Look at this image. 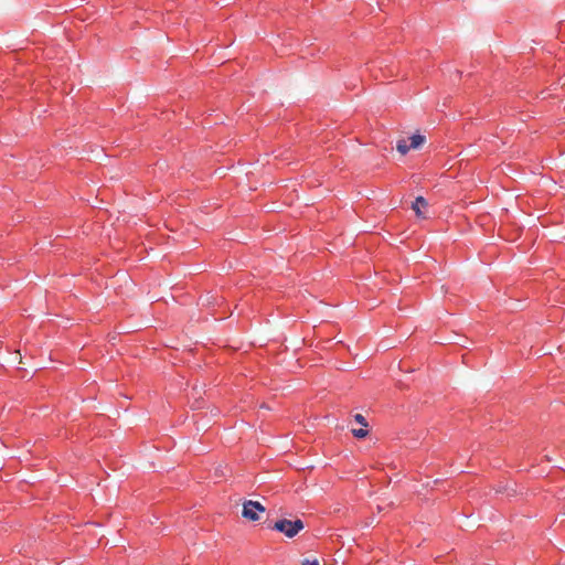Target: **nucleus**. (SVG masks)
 <instances>
[{
  "instance_id": "obj_4",
  "label": "nucleus",
  "mask_w": 565,
  "mask_h": 565,
  "mask_svg": "<svg viewBox=\"0 0 565 565\" xmlns=\"http://www.w3.org/2000/svg\"><path fill=\"white\" fill-rule=\"evenodd\" d=\"M409 139H411L409 147L412 149H417V148H419L424 143L425 136L419 135V134H415Z\"/></svg>"
},
{
  "instance_id": "obj_3",
  "label": "nucleus",
  "mask_w": 565,
  "mask_h": 565,
  "mask_svg": "<svg viewBox=\"0 0 565 565\" xmlns=\"http://www.w3.org/2000/svg\"><path fill=\"white\" fill-rule=\"evenodd\" d=\"M428 205L427 201L423 196H417L412 204V209L415 211L417 216H422V209H426Z\"/></svg>"
},
{
  "instance_id": "obj_9",
  "label": "nucleus",
  "mask_w": 565,
  "mask_h": 565,
  "mask_svg": "<svg viewBox=\"0 0 565 565\" xmlns=\"http://www.w3.org/2000/svg\"><path fill=\"white\" fill-rule=\"evenodd\" d=\"M315 565H318V564H315Z\"/></svg>"
},
{
  "instance_id": "obj_7",
  "label": "nucleus",
  "mask_w": 565,
  "mask_h": 565,
  "mask_svg": "<svg viewBox=\"0 0 565 565\" xmlns=\"http://www.w3.org/2000/svg\"><path fill=\"white\" fill-rule=\"evenodd\" d=\"M354 418H355V420H356L359 424H361V425H363V426H365V427L367 426V422H366V419H365V417H364L363 415H361V414H356V415L354 416Z\"/></svg>"
},
{
  "instance_id": "obj_6",
  "label": "nucleus",
  "mask_w": 565,
  "mask_h": 565,
  "mask_svg": "<svg viewBox=\"0 0 565 565\" xmlns=\"http://www.w3.org/2000/svg\"><path fill=\"white\" fill-rule=\"evenodd\" d=\"M367 434H369V431L363 428L352 429V435L358 439H362V438L366 437Z\"/></svg>"
},
{
  "instance_id": "obj_2",
  "label": "nucleus",
  "mask_w": 565,
  "mask_h": 565,
  "mask_svg": "<svg viewBox=\"0 0 565 565\" xmlns=\"http://www.w3.org/2000/svg\"><path fill=\"white\" fill-rule=\"evenodd\" d=\"M265 511L266 509L260 502L248 500L243 504L242 516L248 521L256 522L259 520V513Z\"/></svg>"
},
{
  "instance_id": "obj_8",
  "label": "nucleus",
  "mask_w": 565,
  "mask_h": 565,
  "mask_svg": "<svg viewBox=\"0 0 565 565\" xmlns=\"http://www.w3.org/2000/svg\"><path fill=\"white\" fill-rule=\"evenodd\" d=\"M315 564L319 565L318 559H313V561L303 559L302 563H301V565H315Z\"/></svg>"
},
{
  "instance_id": "obj_1",
  "label": "nucleus",
  "mask_w": 565,
  "mask_h": 565,
  "mask_svg": "<svg viewBox=\"0 0 565 565\" xmlns=\"http://www.w3.org/2000/svg\"><path fill=\"white\" fill-rule=\"evenodd\" d=\"M271 530L282 533L288 539H294L300 531L305 529V523L300 519L294 521L287 519L277 520L271 526Z\"/></svg>"
},
{
  "instance_id": "obj_5",
  "label": "nucleus",
  "mask_w": 565,
  "mask_h": 565,
  "mask_svg": "<svg viewBox=\"0 0 565 565\" xmlns=\"http://www.w3.org/2000/svg\"><path fill=\"white\" fill-rule=\"evenodd\" d=\"M396 149L401 154H406L412 148L407 145L406 140L402 139L397 141Z\"/></svg>"
}]
</instances>
